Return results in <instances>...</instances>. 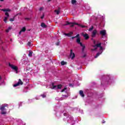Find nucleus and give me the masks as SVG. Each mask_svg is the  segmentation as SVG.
Segmentation results:
<instances>
[{
  "label": "nucleus",
  "instance_id": "1",
  "mask_svg": "<svg viewBox=\"0 0 125 125\" xmlns=\"http://www.w3.org/2000/svg\"><path fill=\"white\" fill-rule=\"evenodd\" d=\"M68 25H71L70 27H74V25H77L78 26H80L82 28H86V26L84 25H82L76 22H69V21H66V23L63 24V26H67Z\"/></svg>",
  "mask_w": 125,
  "mask_h": 125
},
{
  "label": "nucleus",
  "instance_id": "2",
  "mask_svg": "<svg viewBox=\"0 0 125 125\" xmlns=\"http://www.w3.org/2000/svg\"><path fill=\"white\" fill-rule=\"evenodd\" d=\"M9 66L11 68V69H12V70H14V71L16 72V74L18 73V67L17 66L11 64L10 63H9Z\"/></svg>",
  "mask_w": 125,
  "mask_h": 125
},
{
  "label": "nucleus",
  "instance_id": "3",
  "mask_svg": "<svg viewBox=\"0 0 125 125\" xmlns=\"http://www.w3.org/2000/svg\"><path fill=\"white\" fill-rule=\"evenodd\" d=\"M23 84V82L21 81V79H19V81L18 83L13 85L14 87H16V86H18L19 85H22Z\"/></svg>",
  "mask_w": 125,
  "mask_h": 125
},
{
  "label": "nucleus",
  "instance_id": "4",
  "mask_svg": "<svg viewBox=\"0 0 125 125\" xmlns=\"http://www.w3.org/2000/svg\"><path fill=\"white\" fill-rule=\"evenodd\" d=\"M52 89H55V88H58L59 89H61V87H62V85L60 84L58 86L54 85V83H52Z\"/></svg>",
  "mask_w": 125,
  "mask_h": 125
},
{
  "label": "nucleus",
  "instance_id": "5",
  "mask_svg": "<svg viewBox=\"0 0 125 125\" xmlns=\"http://www.w3.org/2000/svg\"><path fill=\"white\" fill-rule=\"evenodd\" d=\"M70 57L72 59H73V58H75L76 57V55H75V53H73V50L71 49L70 50Z\"/></svg>",
  "mask_w": 125,
  "mask_h": 125
},
{
  "label": "nucleus",
  "instance_id": "6",
  "mask_svg": "<svg viewBox=\"0 0 125 125\" xmlns=\"http://www.w3.org/2000/svg\"><path fill=\"white\" fill-rule=\"evenodd\" d=\"M96 34H97V30H93L92 33L91 37L95 38V36H96Z\"/></svg>",
  "mask_w": 125,
  "mask_h": 125
},
{
  "label": "nucleus",
  "instance_id": "7",
  "mask_svg": "<svg viewBox=\"0 0 125 125\" xmlns=\"http://www.w3.org/2000/svg\"><path fill=\"white\" fill-rule=\"evenodd\" d=\"M6 106H7V104H6V105H5V104L2 105L1 106L0 110H1V111H5V110H6V109H5V107H6Z\"/></svg>",
  "mask_w": 125,
  "mask_h": 125
},
{
  "label": "nucleus",
  "instance_id": "8",
  "mask_svg": "<svg viewBox=\"0 0 125 125\" xmlns=\"http://www.w3.org/2000/svg\"><path fill=\"white\" fill-rule=\"evenodd\" d=\"M100 34L102 35V36H105L106 35V30H103L100 31Z\"/></svg>",
  "mask_w": 125,
  "mask_h": 125
},
{
  "label": "nucleus",
  "instance_id": "9",
  "mask_svg": "<svg viewBox=\"0 0 125 125\" xmlns=\"http://www.w3.org/2000/svg\"><path fill=\"white\" fill-rule=\"evenodd\" d=\"M76 42L79 44H80L81 46H83V43L82 42H81V38H78L77 40H76Z\"/></svg>",
  "mask_w": 125,
  "mask_h": 125
},
{
  "label": "nucleus",
  "instance_id": "10",
  "mask_svg": "<svg viewBox=\"0 0 125 125\" xmlns=\"http://www.w3.org/2000/svg\"><path fill=\"white\" fill-rule=\"evenodd\" d=\"M71 3L72 4H73V5H77V0H72Z\"/></svg>",
  "mask_w": 125,
  "mask_h": 125
},
{
  "label": "nucleus",
  "instance_id": "11",
  "mask_svg": "<svg viewBox=\"0 0 125 125\" xmlns=\"http://www.w3.org/2000/svg\"><path fill=\"white\" fill-rule=\"evenodd\" d=\"M83 37H84L85 40H88V39H89V36H88V34L86 33L83 35Z\"/></svg>",
  "mask_w": 125,
  "mask_h": 125
},
{
  "label": "nucleus",
  "instance_id": "12",
  "mask_svg": "<svg viewBox=\"0 0 125 125\" xmlns=\"http://www.w3.org/2000/svg\"><path fill=\"white\" fill-rule=\"evenodd\" d=\"M0 10H1V11L6 12L8 11L9 12H10L11 11V10L10 9H0Z\"/></svg>",
  "mask_w": 125,
  "mask_h": 125
},
{
  "label": "nucleus",
  "instance_id": "13",
  "mask_svg": "<svg viewBox=\"0 0 125 125\" xmlns=\"http://www.w3.org/2000/svg\"><path fill=\"white\" fill-rule=\"evenodd\" d=\"M79 94L82 96V97H84V94H83V90H80Z\"/></svg>",
  "mask_w": 125,
  "mask_h": 125
},
{
  "label": "nucleus",
  "instance_id": "14",
  "mask_svg": "<svg viewBox=\"0 0 125 125\" xmlns=\"http://www.w3.org/2000/svg\"><path fill=\"white\" fill-rule=\"evenodd\" d=\"M41 27H42V28H47V25H45V24L44 23L42 22L41 23Z\"/></svg>",
  "mask_w": 125,
  "mask_h": 125
},
{
  "label": "nucleus",
  "instance_id": "15",
  "mask_svg": "<svg viewBox=\"0 0 125 125\" xmlns=\"http://www.w3.org/2000/svg\"><path fill=\"white\" fill-rule=\"evenodd\" d=\"M101 46V43L96 44L95 45L93 46V47H100Z\"/></svg>",
  "mask_w": 125,
  "mask_h": 125
},
{
  "label": "nucleus",
  "instance_id": "16",
  "mask_svg": "<svg viewBox=\"0 0 125 125\" xmlns=\"http://www.w3.org/2000/svg\"><path fill=\"white\" fill-rule=\"evenodd\" d=\"M25 31H26V28L23 27L19 32L20 35H21V33H22V32H25Z\"/></svg>",
  "mask_w": 125,
  "mask_h": 125
},
{
  "label": "nucleus",
  "instance_id": "17",
  "mask_svg": "<svg viewBox=\"0 0 125 125\" xmlns=\"http://www.w3.org/2000/svg\"><path fill=\"white\" fill-rule=\"evenodd\" d=\"M55 12H56V14H57V15H58V14H59V13H60V8H59V9L58 10H55Z\"/></svg>",
  "mask_w": 125,
  "mask_h": 125
},
{
  "label": "nucleus",
  "instance_id": "18",
  "mask_svg": "<svg viewBox=\"0 0 125 125\" xmlns=\"http://www.w3.org/2000/svg\"><path fill=\"white\" fill-rule=\"evenodd\" d=\"M82 46V52L83 53L84 52V48H85V46L82 44V46Z\"/></svg>",
  "mask_w": 125,
  "mask_h": 125
},
{
  "label": "nucleus",
  "instance_id": "19",
  "mask_svg": "<svg viewBox=\"0 0 125 125\" xmlns=\"http://www.w3.org/2000/svg\"><path fill=\"white\" fill-rule=\"evenodd\" d=\"M101 53H102V51H101V53L100 52H98V53H97V54L95 56V58H97L99 56L100 54H101Z\"/></svg>",
  "mask_w": 125,
  "mask_h": 125
},
{
  "label": "nucleus",
  "instance_id": "20",
  "mask_svg": "<svg viewBox=\"0 0 125 125\" xmlns=\"http://www.w3.org/2000/svg\"><path fill=\"white\" fill-rule=\"evenodd\" d=\"M61 64L62 66H64V65H66V64H67V62L64 61H62L61 62Z\"/></svg>",
  "mask_w": 125,
  "mask_h": 125
},
{
  "label": "nucleus",
  "instance_id": "21",
  "mask_svg": "<svg viewBox=\"0 0 125 125\" xmlns=\"http://www.w3.org/2000/svg\"><path fill=\"white\" fill-rule=\"evenodd\" d=\"M33 54V52H32V51H29V53L28 54V56H29V57H32V55Z\"/></svg>",
  "mask_w": 125,
  "mask_h": 125
},
{
  "label": "nucleus",
  "instance_id": "22",
  "mask_svg": "<svg viewBox=\"0 0 125 125\" xmlns=\"http://www.w3.org/2000/svg\"><path fill=\"white\" fill-rule=\"evenodd\" d=\"M10 30H11V27H9L8 29L6 30V32L8 33Z\"/></svg>",
  "mask_w": 125,
  "mask_h": 125
},
{
  "label": "nucleus",
  "instance_id": "23",
  "mask_svg": "<svg viewBox=\"0 0 125 125\" xmlns=\"http://www.w3.org/2000/svg\"><path fill=\"white\" fill-rule=\"evenodd\" d=\"M8 11H6V12L5 13V15H6L7 17H9V14H8Z\"/></svg>",
  "mask_w": 125,
  "mask_h": 125
},
{
  "label": "nucleus",
  "instance_id": "24",
  "mask_svg": "<svg viewBox=\"0 0 125 125\" xmlns=\"http://www.w3.org/2000/svg\"><path fill=\"white\" fill-rule=\"evenodd\" d=\"M15 16L13 17V18H10V21H11V22H13V21H14V20L15 19Z\"/></svg>",
  "mask_w": 125,
  "mask_h": 125
},
{
  "label": "nucleus",
  "instance_id": "25",
  "mask_svg": "<svg viewBox=\"0 0 125 125\" xmlns=\"http://www.w3.org/2000/svg\"><path fill=\"white\" fill-rule=\"evenodd\" d=\"M8 19V17H5L3 21L4 22H5V23H6V20H7V19Z\"/></svg>",
  "mask_w": 125,
  "mask_h": 125
},
{
  "label": "nucleus",
  "instance_id": "26",
  "mask_svg": "<svg viewBox=\"0 0 125 125\" xmlns=\"http://www.w3.org/2000/svg\"><path fill=\"white\" fill-rule=\"evenodd\" d=\"M93 28H94L93 26H92L91 27H90V28L89 29L88 31H90V32L91 31H92V30H93Z\"/></svg>",
  "mask_w": 125,
  "mask_h": 125
},
{
  "label": "nucleus",
  "instance_id": "27",
  "mask_svg": "<svg viewBox=\"0 0 125 125\" xmlns=\"http://www.w3.org/2000/svg\"><path fill=\"white\" fill-rule=\"evenodd\" d=\"M64 35L65 36H66L67 37H71V36L70 35L69 33H64Z\"/></svg>",
  "mask_w": 125,
  "mask_h": 125
},
{
  "label": "nucleus",
  "instance_id": "28",
  "mask_svg": "<svg viewBox=\"0 0 125 125\" xmlns=\"http://www.w3.org/2000/svg\"><path fill=\"white\" fill-rule=\"evenodd\" d=\"M106 81H109L110 80V76H108L107 77H105Z\"/></svg>",
  "mask_w": 125,
  "mask_h": 125
},
{
  "label": "nucleus",
  "instance_id": "29",
  "mask_svg": "<svg viewBox=\"0 0 125 125\" xmlns=\"http://www.w3.org/2000/svg\"><path fill=\"white\" fill-rule=\"evenodd\" d=\"M31 44H32V43H31L30 42H29L27 43V45H28V46H31Z\"/></svg>",
  "mask_w": 125,
  "mask_h": 125
},
{
  "label": "nucleus",
  "instance_id": "30",
  "mask_svg": "<svg viewBox=\"0 0 125 125\" xmlns=\"http://www.w3.org/2000/svg\"><path fill=\"white\" fill-rule=\"evenodd\" d=\"M6 114V111H2L1 112V115H5Z\"/></svg>",
  "mask_w": 125,
  "mask_h": 125
},
{
  "label": "nucleus",
  "instance_id": "31",
  "mask_svg": "<svg viewBox=\"0 0 125 125\" xmlns=\"http://www.w3.org/2000/svg\"><path fill=\"white\" fill-rule=\"evenodd\" d=\"M41 96H42V97L43 98H44L46 97V95H45V94H42V95H41Z\"/></svg>",
  "mask_w": 125,
  "mask_h": 125
},
{
  "label": "nucleus",
  "instance_id": "32",
  "mask_svg": "<svg viewBox=\"0 0 125 125\" xmlns=\"http://www.w3.org/2000/svg\"><path fill=\"white\" fill-rule=\"evenodd\" d=\"M100 50L101 51H102V52H103V47H102V46H100Z\"/></svg>",
  "mask_w": 125,
  "mask_h": 125
},
{
  "label": "nucleus",
  "instance_id": "33",
  "mask_svg": "<svg viewBox=\"0 0 125 125\" xmlns=\"http://www.w3.org/2000/svg\"><path fill=\"white\" fill-rule=\"evenodd\" d=\"M94 49H91L92 51H94L95 50H96L97 49V47H95Z\"/></svg>",
  "mask_w": 125,
  "mask_h": 125
},
{
  "label": "nucleus",
  "instance_id": "34",
  "mask_svg": "<svg viewBox=\"0 0 125 125\" xmlns=\"http://www.w3.org/2000/svg\"><path fill=\"white\" fill-rule=\"evenodd\" d=\"M39 10H40V11H42L43 10V7H41V8L39 9Z\"/></svg>",
  "mask_w": 125,
  "mask_h": 125
},
{
  "label": "nucleus",
  "instance_id": "35",
  "mask_svg": "<svg viewBox=\"0 0 125 125\" xmlns=\"http://www.w3.org/2000/svg\"><path fill=\"white\" fill-rule=\"evenodd\" d=\"M67 89V88L64 87V89H63L62 90V92H63V91H65V90Z\"/></svg>",
  "mask_w": 125,
  "mask_h": 125
},
{
  "label": "nucleus",
  "instance_id": "36",
  "mask_svg": "<svg viewBox=\"0 0 125 125\" xmlns=\"http://www.w3.org/2000/svg\"><path fill=\"white\" fill-rule=\"evenodd\" d=\"M80 37V34H77L76 36H75V38H77V39H78V38H80V37Z\"/></svg>",
  "mask_w": 125,
  "mask_h": 125
},
{
  "label": "nucleus",
  "instance_id": "37",
  "mask_svg": "<svg viewBox=\"0 0 125 125\" xmlns=\"http://www.w3.org/2000/svg\"><path fill=\"white\" fill-rule=\"evenodd\" d=\"M56 45H59L60 44V42H58L57 43H56Z\"/></svg>",
  "mask_w": 125,
  "mask_h": 125
},
{
  "label": "nucleus",
  "instance_id": "38",
  "mask_svg": "<svg viewBox=\"0 0 125 125\" xmlns=\"http://www.w3.org/2000/svg\"><path fill=\"white\" fill-rule=\"evenodd\" d=\"M86 57V54H84L83 56H82V57L83 58H84V57Z\"/></svg>",
  "mask_w": 125,
  "mask_h": 125
},
{
  "label": "nucleus",
  "instance_id": "39",
  "mask_svg": "<svg viewBox=\"0 0 125 125\" xmlns=\"http://www.w3.org/2000/svg\"><path fill=\"white\" fill-rule=\"evenodd\" d=\"M69 36H71V35H73V32H71L69 33Z\"/></svg>",
  "mask_w": 125,
  "mask_h": 125
},
{
  "label": "nucleus",
  "instance_id": "40",
  "mask_svg": "<svg viewBox=\"0 0 125 125\" xmlns=\"http://www.w3.org/2000/svg\"><path fill=\"white\" fill-rule=\"evenodd\" d=\"M44 18V15H43L41 17V19H43Z\"/></svg>",
  "mask_w": 125,
  "mask_h": 125
},
{
  "label": "nucleus",
  "instance_id": "41",
  "mask_svg": "<svg viewBox=\"0 0 125 125\" xmlns=\"http://www.w3.org/2000/svg\"><path fill=\"white\" fill-rule=\"evenodd\" d=\"M75 38H76V37H75V36L74 37H72L71 38L72 40H74V39H75Z\"/></svg>",
  "mask_w": 125,
  "mask_h": 125
},
{
  "label": "nucleus",
  "instance_id": "42",
  "mask_svg": "<svg viewBox=\"0 0 125 125\" xmlns=\"http://www.w3.org/2000/svg\"><path fill=\"white\" fill-rule=\"evenodd\" d=\"M2 78H1V76L0 75V81H1V80H2Z\"/></svg>",
  "mask_w": 125,
  "mask_h": 125
},
{
  "label": "nucleus",
  "instance_id": "43",
  "mask_svg": "<svg viewBox=\"0 0 125 125\" xmlns=\"http://www.w3.org/2000/svg\"><path fill=\"white\" fill-rule=\"evenodd\" d=\"M22 105V103H21L20 104H19V106H21Z\"/></svg>",
  "mask_w": 125,
  "mask_h": 125
},
{
  "label": "nucleus",
  "instance_id": "44",
  "mask_svg": "<svg viewBox=\"0 0 125 125\" xmlns=\"http://www.w3.org/2000/svg\"><path fill=\"white\" fill-rule=\"evenodd\" d=\"M51 0H47V1H48V2H49L50 1H51Z\"/></svg>",
  "mask_w": 125,
  "mask_h": 125
},
{
  "label": "nucleus",
  "instance_id": "45",
  "mask_svg": "<svg viewBox=\"0 0 125 125\" xmlns=\"http://www.w3.org/2000/svg\"><path fill=\"white\" fill-rule=\"evenodd\" d=\"M96 42V41H94V44H95Z\"/></svg>",
  "mask_w": 125,
  "mask_h": 125
},
{
  "label": "nucleus",
  "instance_id": "46",
  "mask_svg": "<svg viewBox=\"0 0 125 125\" xmlns=\"http://www.w3.org/2000/svg\"><path fill=\"white\" fill-rule=\"evenodd\" d=\"M4 0H0V1H3Z\"/></svg>",
  "mask_w": 125,
  "mask_h": 125
},
{
  "label": "nucleus",
  "instance_id": "47",
  "mask_svg": "<svg viewBox=\"0 0 125 125\" xmlns=\"http://www.w3.org/2000/svg\"><path fill=\"white\" fill-rule=\"evenodd\" d=\"M62 96H65V97H67V96L63 95Z\"/></svg>",
  "mask_w": 125,
  "mask_h": 125
},
{
  "label": "nucleus",
  "instance_id": "48",
  "mask_svg": "<svg viewBox=\"0 0 125 125\" xmlns=\"http://www.w3.org/2000/svg\"><path fill=\"white\" fill-rule=\"evenodd\" d=\"M65 115H66V113H64V116H65Z\"/></svg>",
  "mask_w": 125,
  "mask_h": 125
},
{
  "label": "nucleus",
  "instance_id": "49",
  "mask_svg": "<svg viewBox=\"0 0 125 125\" xmlns=\"http://www.w3.org/2000/svg\"><path fill=\"white\" fill-rule=\"evenodd\" d=\"M26 89H28V87H26Z\"/></svg>",
  "mask_w": 125,
  "mask_h": 125
},
{
  "label": "nucleus",
  "instance_id": "50",
  "mask_svg": "<svg viewBox=\"0 0 125 125\" xmlns=\"http://www.w3.org/2000/svg\"><path fill=\"white\" fill-rule=\"evenodd\" d=\"M104 123H105V122H103V124H104Z\"/></svg>",
  "mask_w": 125,
  "mask_h": 125
},
{
  "label": "nucleus",
  "instance_id": "51",
  "mask_svg": "<svg viewBox=\"0 0 125 125\" xmlns=\"http://www.w3.org/2000/svg\"><path fill=\"white\" fill-rule=\"evenodd\" d=\"M0 7H1V5H0Z\"/></svg>",
  "mask_w": 125,
  "mask_h": 125
},
{
  "label": "nucleus",
  "instance_id": "52",
  "mask_svg": "<svg viewBox=\"0 0 125 125\" xmlns=\"http://www.w3.org/2000/svg\"><path fill=\"white\" fill-rule=\"evenodd\" d=\"M25 19H28L26 18Z\"/></svg>",
  "mask_w": 125,
  "mask_h": 125
}]
</instances>
